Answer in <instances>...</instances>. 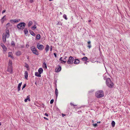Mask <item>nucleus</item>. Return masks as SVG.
<instances>
[{
    "mask_svg": "<svg viewBox=\"0 0 130 130\" xmlns=\"http://www.w3.org/2000/svg\"><path fill=\"white\" fill-rule=\"evenodd\" d=\"M57 83V80H55V83Z\"/></svg>",
    "mask_w": 130,
    "mask_h": 130,
    "instance_id": "69168bd1",
    "label": "nucleus"
},
{
    "mask_svg": "<svg viewBox=\"0 0 130 130\" xmlns=\"http://www.w3.org/2000/svg\"><path fill=\"white\" fill-rule=\"evenodd\" d=\"M96 96L98 98H100L103 97L104 94L103 91L100 90L97 91L95 93Z\"/></svg>",
    "mask_w": 130,
    "mask_h": 130,
    "instance_id": "7ed1b4c3",
    "label": "nucleus"
},
{
    "mask_svg": "<svg viewBox=\"0 0 130 130\" xmlns=\"http://www.w3.org/2000/svg\"><path fill=\"white\" fill-rule=\"evenodd\" d=\"M62 57H61L60 58V59H59V60L60 61H62Z\"/></svg>",
    "mask_w": 130,
    "mask_h": 130,
    "instance_id": "de8ad7c7",
    "label": "nucleus"
},
{
    "mask_svg": "<svg viewBox=\"0 0 130 130\" xmlns=\"http://www.w3.org/2000/svg\"><path fill=\"white\" fill-rule=\"evenodd\" d=\"M74 60V58L73 57L70 56L69 57L68 61H67V62L68 64H73V63Z\"/></svg>",
    "mask_w": 130,
    "mask_h": 130,
    "instance_id": "423d86ee",
    "label": "nucleus"
},
{
    "mask_svg": "<svg viewBox=\"0 0 130 130\" xmlns=\"http://www.w3.org/2000/svg\"><path fill=\"white\" fill-rule=\"evenodd\" d=\"M55 94H56V98H57L58 96V90L57 88H56L55 89Z\"/></svg>",
    "mask_w": 130,
    "mask_h": 130,
    "instance_id": "b1692460",
    "label": "nucleus"
},
{
    "mask_svg": "<svg viewBox=\"0 0 130 130\" xmlns=\"http://www.w3.org/2000/svg\"><path fill=\"white\" fill-rule=\"evenodd\" d=\"M92 123L93 122H94V121L93 120H92Z\"/></svg>",
    "mask_w": 130,
    "mask_h": 130,
    "instance_id": "774afa93",
    "label": "nucleus"
},
{
    "mask_svg": "<svg viewBox=\"0 0 130 130\" xmlns=\"http://www.w3.org/2000/svg\"><path fill=\"white\" fill-rule=\"evenodd\" d=\"M91 41H89L88 42V44H90Z\"/></svg>",
    "mask_w": 130,
    "mask_h": 130,
    "instance_id": "8fccbe9b",
    "label": "nucleus"
},
{
    "mask_svg": "<svg viewBox=\"0 0 130 130\" xmlns=\"http://www.w3.org/2000/svg\"><path fill=\"white\" fill-rule=\"evenodd\" d=\"M91 21V20H89L88 21V22H90Z\"/></svg>",
    "mask_w": 130,
    "mask_h": 130,
    "instance_id": "e2e57ef3",
    "label": "nucleus"
},
{
    "mask_svg": "<svg viewBox=\"0 0 130 130\" xmlns=\"http://www.w3.org/2000/svg\"><path fill=\"white\" fill-rule=\"evenodd\" d=\"M5 17H6V15H5V16H4L3 17V18H3V19H4V18H5Z\"/></svg>",
    "mask_w": 130,
    "mask_h": 130,
    "instance_id": "13d9d810",
    "label": "nucleus"
},
{
    "mask_svg": "<svg viewBox=\"0 0 130 130\" xmlns=\"http://www.w3.org/2000/svg\"><path fill=\"white\" fill-rule=\"evenodd\" d=\"M58 68H56L55 69V72H59L61 70V67L60 65H58Z\"/></svg>",
    "mask_w": 130,
    "mask_h": 130,
    "instance_id": "6e6552de",
    "label": "nucleus"
},
{
    "mask_svg": "<svg viewBox=\"0 0 130 130\" xmlns=\"http://www.w3.org/2000/svg\"><path fill=\"white\" fill-rule=\"evenodd\" d=\"M6 10H3L2 11V13H5L6 12Z\"/></svg>",
    "mask_w": 130,
    "mask_h": 130,
    "instance_id": "a18cd8bd",
    "label": "nucleus"
},
{
    "mask_svg": "<svg viewBox=\"0 0 130 130\" xmlns=\"http://www.w3.org/2000/svg\"><path fill=\"white\" fill-rule=\"evenodd\" d=\"M70 105H71V106H76L77 105H74L73 104L71 103H70Z\"/></svg>",
    "mask_w": 130,
    "mask_h": 130,
    "instance_id": "ea45409f",
    "label": "nucleus"
},
{
    "mask_svg": "<svg viewBox=\"0 0 130 130\" xmlns=\"http://www.w3.org/2000/svg\"><path fill=\"white\" fill-rule=\"evenodd\" d=\"M10 24L9 23H8L7 25H6V26H8H8L10 25Z\"/></svg>",
    "mask_w": 130,
    "mask_h": 130,
    "instance_id": "603ef678",
    "label": "nucleus"
},
{
    "mask_svg": "<svg viewBox=\"0 0 130 130\" xmlns=\"http://www.w3.org/2000/svg\"><path fill=\"white\" fill-rule=\"evenodd\" d=\"M26 84H24L22 90H23L24 88L26 87Z\"/></svg>",
    "mask_w": 130,
    "mask_h": 130,
    "instance_id": "e433bc0d",
    "label": "nucleus"
},
{
    "mask_svg": "<svg viewBox=\"0 0 130 130\" xmlns=\"http://www.w3.org/2000/svg\"><path fill=\"white\" fill-rule=\"evenodd\" d=\"M66 62V61L63 60L62 61L61 63H65Z\"/></svg>",
    "mask_w": 130,
    "mask_h": 130,
    "instance_id": "58836bf2",
    "label": "nucleus"
},
{
    "mask_svg": "<svg viewBox=\"0 0 130 130\" xmlns=\"http://www.w3.org/2000/svg\"><path fill=\"white\" fill-rule=\"evenodd\" d=\"M5 19H3V18H2L1 20V22L2 23H3L4 22V21H5Z\"/></svg>",
    "mask_w": 130,
    "mask_h": 130,
    "instance_id": "473e14b6",
    "label": "nucleus"
},
{
    "mask_svg": "<svg viewBox=\"0 0 130 130\" xmlns=\"http://www.w3.org/2000/svg\"><path fill=\"white\" fill-rule=\"evenodd\" d=\"M26 25V24L24 22H21L17 25V27L19 29L22 30L24 28Z\"/></svg>",
    "mask_w": 130,
    "mask_h": 130,
    "instance_id": "20e7f679",
    "label": "nucleus"
},
{
    "mask_svg": "<svg viewBox=\"0 0 130 130\" xmlns=\"http://www.w3.org/2000/svg\"><path fill=\"white\" fill-rule=\"evenodd\" d=\"M29 31L31 35L33 36H35V34L32 31L30 30H29Z\"/></svg>",
    "mask_w": 130,
    "mask_h": 130,
    "instance_id": "f3484780",
    "label": "nucleus"
},
{
    "mask_svg": "<svg viewBox=\"0 0 130 130\" xmlns=\"http://www.w3.org/2000/svg\"><path fill=\"white\" fill-rule=\"evenodd\" d=\"M24 47V46H21V47L22 48H23V47Z\"/></svg>",
    "mask_w": 130,
    "mask_h": 130,
    "instance_id": "680f3d73",
    "label": "nucleus"
},
{
    "mask_svg": "<svg viewBox=\"0 0 130 130\" xmlns=\"http://www.w3.org/2000/svg\"><path fill=\"white\" fill-rule=\"evenodd\" d=\"M10 22L12 24L14 23V20H10Z\"/></svg>",
    "mask_w": 130,
    "mask_h": 130,
    "instance_id": "c9c22d12",
    "label": "nucleus"
},
{
    "mask_svg": "<svg viewBox=\"0 0 130 130\" xmlns=\"http://www.w3.org/2000/svg\"><path fill=\"white\" fill-rule=\"evenodd\" d=\"M111 124L112 127H114L115 125V123L114 121H113L112 122Z\"/></svg>",
    "mask_w": 130,
    "mask_h": 130,
    "instance_id": "a878e982",
    "label": "nucleus"
},
{
    "mask_svg": "<svg viewBox=\"0 0 130 130\" xmlns=\"http://www.w3.org/2000/svg\"><path fill=\"white\" fill-rule=\"evenodd\" d=\"M37 27L36 25H34V26H33L31 27V29L34 30Z\"/></svg>",
    "mask_w": 130,
    "mask_h": 130,
    "instance_id": "c85d7f7f",
    "label": "nucleus"
},
{
    "mask_svg": "<svg viewBox=\"0 0 130 130\" xmlns=\"http://www.w3.org/2000/svg\"><path fill=\"white\" fill-rule=\"evenodd\" d=\"M25 79H27V77H28V73L27 71H25Z\"/></svg>",
    "mask_w": 130,
    "mask_h": 130,
    "instance_id": "2eb2a0df",
    "label": "nucleus"
},
{
    "mask_svg": "<svg viewBox=\"0 0 130 130\" xmlns=\"http://www.w3.org/2000/svg\"><path fill=\"white\" fill-rule=\"evenodd\" d=\"M44 119H46L47 120H48V119L47 118H46V117H44Z\"/></svg>",
    "mask_w": 130,
    "mask_h": 130,
    "instance_id": "09e8293b",
    "label": "nucleus"
},
{
    "mask_svg": "<svg viewBox=\"0 0 130 130\" xmlns=\"http://www.w3.org/2000/svg\"><path fill=\"white\" fill-rule=\"evenodd\" d=\"M100 122H100V121H99V122H97V123H100Z\"/></svg>",
    "mask_w": 130,
    "mask_h": 130,
    "instance_id": "0e129e2a",
    "label": "nucleus"
},
{
    "mask_svg": "<svg viewBox=\"0 0 130 130\" xmlns=\"http://www.w3.org/2000/svg\"><path fill=\"white\" fill-rule=\"evenodd\" d=\"M35 84L36 85H37V83H36V82H35Z\"/></svg>",
    "mask_w": 130,
    "mask_h": 130,
    "instance_id": "338daca9",
    "label": "nucleus"
},
{
    "mask_svg": "<svg viewBox=\"0 0 130 130\" xmlns=\"http://www.w3.org/2000/svg\"><path fill=\"white\" fill-rule=\"evenodd\" d=\"M38 72H36L35 73V75L36 76H37L38 77H41V75L40 74H38Z\"/></svg>",
    "mask_w": 130,
    "mask_h": 130,
    "instance_id": "5701e85b",
    "label": "nucleus"
},
{
    "mask_svg": "<svg viewBox=\"0 0 130 130\" xmlns=\"http://www.w3.org/2000/svg\"><path fill=\"white\" fill-rule=\"evenodd\" d=\"M93 125L94 127H96L98 126L97 123H95V124H93Z\"/></svg>",
    "mask_w": 130,
    "mask_h": 130,
    "instance_id": "4c0bfd02",
    "label": "nucleus"
},
{
    "mask_svg": "<svg viewBox=\"0 0 130 130\" xmlns=\"http://www.w3.org/2000/svg\"><path fill=\"white\" fill-rule=\"evenodd\" d=\"M104 77V80H106V79H107V78H106V77L105 76H103Z\"/></svg>",
    "mask_w": 130,
    "mask_h": 130,
    "instance_id": "37998d69",
    "label": "nucleus"
},
{
    "mask_svg": "<svg viewBox=\"0 0 130 130\" xmlns=\"http://www.w3.org/2000/svg\"><path fill=\"white\" fill-rule=\"evenodd\" d=\"M59 24V22H58V23H57V25H58Z\"/></svg>",
    "mask_w": 130,
    "mask_h": 130,
    "instance_id": "052dcab7",
    "label": "nucleus"
},
{
    "mask_svg": "<svg viewBox=\"0 0 130 130\" xmlns=\"http://www.w3.org/2000/svg\"><path fill=\"white\" fill-rule=\"evenodd\" d=\"M12 69L13 67L12 61L10 60L8 63L7 71L9 72L10 73L12 74L13 73Z\"/></svg>",
    "mask_w": 130,
    "mask_h": 130,
    "instance_id": "f257e3e1",
    "label": "nucleus"
},
{
    "mask_svg": "<svg viewBox=\"0 0 130 130\" xmlns=\"http://www.w3.org/2000/svg\"><path fill=\"white\" fill-rule=\"evenodd\" d=\"M62 117H64L65 116H66V115L62 113Z\"/></svg>",
    "mask_w": 130,
    "mask_h": 130,
    "instance_id": "3c124183",
    "label": "nucleus"
},
{
    "mask_svg": "<svg viewBox=\"0 0 130 130\" xmlns=\"http://www.w3.org/2000/svg\"><path fill=\"white\" fill-rule=\"evenodd\" d=\"M20 20H17V19L14 20V23H15L18 22Z\"/></svg>",
    "mask_w": 130,
    "mask_h": 130,
    "instance_id": "72a5a7b5",
    "label": "nucleus"
},
{
    "mask_svg": "<svg viewBox=\"0 0 130 130\" xmlns=\"http://www.w3.org/2000/svg\"><path fill=\"white\" fill-rule=\"evenodd\" d=\"M24 33L25 34H27V33H28V31L27 30V28H25L24 29Z\"/></svg>",
    "mask_w": 130,
    "mask_h": 130,
    "instance_id": "bb28decb",
    "label": "nucleus"
},
{
    "mask_svg": "<svg viewBox=\"0 0 130 130\" xmlns=\"http://www.w3.org/2000/svg\"><path fill=\"white\" fill-rule=\"evenodd\" d=\"M1 46L2 47L3 49V50L4 51H6L7 50V48L5 46V45L3 43H1Z\"/></svg>",
    "mask_w": 130,
    "mask_h": 130,
    "instance_id": "1a4fd4ad",
    "label": "nucleus"
},
{
    "mask_svg": "<svg viewBox=\"0 0 130 130\" xmlns=\"http://www.w3.org/2000/svg\"><path fill=\"white\" fill-rule=\"evenodd\" d=\"M36 38L37 39L39 40L40 39V36L39 34H38L36 35Z\"/></svg>",
    "mask_w": 130,
    "mask_h": 130,
    "instance_id": "393cba45",
    "label": "nucleus"
},
{
    "mask_svg": "<svg viewBox=\"0 0 130 130\" xmlns=\"http://www.w3.org/2000/svg\"><path fill=\"white\" fill-rule=\"evenodd\" d=\"M54 101V100L53 99H52L50 102V104H51L53 103Z\"/></svg>",
    "mask_w": 130,
    "mask_h": 130,
    "instance_id": "f704fd0d",
    "label": "nucleus"
},
{
    "mask_svg": "<svg viewBox=\"0 0 130 130\" xmlns=\"http://www.w3.org/2000/svg\"><path fill=\"white\" fill-rule=\"evenodd\" d=\"M33 23L31 21H30L29 22L28 26L29 27Z\"/></svg>",
    "mask_w": 130,
    "mask_h": 130,
    "instance_id": "cd10ccee",
    "label": "nucleus"
},
{
    "mask_svg": "<svg viewBox=\"0 0 130 130\" xmlns=\"http://www.w3.org/2000/svg\"><path fill=\"white\" fill-rule=\"evenodd\" d=\"M22 82H21L18 85V90L19 91L21 89V87L22 85Z\"/></svg>",
    "mask_w": 130,
    "mask_h": 130,
    "instance_id": "ddd939ff",
    "label": "nucleus"
},
{
    "mask_svg": "<svg viewBox=\"0 0 130 130\" xmlns=\"http://www.w3.org/2000/svg\"><path fill=\"white\" fill-rule=\"evenodd\" d=\"M16 54L17 56H19L21 54V51H19L16 52Z\"/></svg>",
    "mask_w": 130,
    "mask_h": 130,
    "instance_id": "aec40b11",
    "label": "nucleus"
},
{
    "mask_svg": "<svg viewBox=\"0 0 130 130\" xmlns=\"http://www.w3.org/2000/svg\"><path fill=\"white\" fill-rule=\"evenodd\" d=\"M5 35H7V38H9L10 36V34L9 33V30L8 29L6 30V34Z\"/></svg>",
    "mask_w": 130,
    "mask_h": 130,
    "instance_id": "9d476101",
    "label": "nucleus"
},
{
    "mask_svg": "<svg viewBox=\"0 0 130 130\" xmlns=\"http://www.w3.org/2000/svg\"><path fill=\"white\" fill-rule=\"evenodd\" d=\"M106 84L110 88H112L114 85V84L110 78H107L106 80Z\"/></svg>",
    "mask_w": 130,
    "mask_h": 130,
    "instance_id": "f03ea898",
    "label": "nucleus"
},
{
    "mask_svg": "<svg viewBox=\"0 0 130 130\" xmlns=\"http://www.w3.org/2000/svg\"><path fill=\"white\" fill-rule=\"evenodd\" d=\"M11 44V45L13 46H15V43L14 41H12Z\"/></svg>",
    "mask_w": 130,
    "mask_h": 130,
    "instance_id": "7c9ffc66",
    "label": "nucleus"
},
{
    "mask_svg": "<svg viewBox=\"0 0 130 130\" xmlns=\"http://www.w3.org/2000/svg\"><path fill=\"white\" fill-rule=\"evenodd\" d=\"M42 104V107H44V104Z\"/></svg>",
    "mask_w": 130,
    "mask_h": 130,
    "instance_id": "4d7b16f0",
    "label": "nucleus"
},
{
    "mask_svg": "<svg viewBox=\"0 0 130 130\" xmlns=\"http://www.w3.org/2000/svg\"><path fill=\"white\" fill-rule=\"evenodd\" d=\"M87 46L89 47V48H90L91 47L90 44H89Z\"/></svg>",
    "mask_w": 130,
    "mask_h": 130,
    "instance_id": "a19ab883",
    "label": "nucleus"
},
{
    "mask_svg": "<svg viewBox=\"0 0 130 130\" xmlns=\"http://www.w3.org/2000/svg\"><path fill=\"white\" fill-rule=\"evenodd\" d=\"M52 46H51L50 47V50L51 51L52 50Z\"/></svg>",
    "mask_w": 130,
    "mask_h": 130,
    "instance_id": "c03bdc74",
    "label": "nucleus"
},
{
    "mask_svg": "<svg viewBox=\"0 0 130 130\" xmlns=\"http://www.w3.org/2000/svg\"><path fill=\"white\" fill-rule=\"evenodd\" d=\"M31 50L32 52L35 54L38 55V53L35 47L34 46H32L30 47Z\"/></svg>",
    "mask_w": 130,
    "mask_h": 130,
    "instance_id": "39448f33",
    "label": "nucleus"
},
{
    "mask_svg": "<svg viewBox=\"0 0 130 130\" xmlns=\"http://www.w3.org/2000/svg\"><path fill=\"white\" fill-rule=\"evenodd\" d=\"M25 65L24 66V67L26 68H27V70H29V68L28 65L26 63H25Z\"/></svg>",
    "mask_w": 130,
    "mask_h": 130,
    "instance_id": "4be33fe9",
    "label": "nucleus"
},
{
    "mask_svg": "<svg viewBox=\"0 0 130 130\" xmlns=\"http://www.w3.org/2000/svg\"><path fill=\"white\" fill-rule=\"evenodd\" d=\"M28 100L29 101H30V100L29 99V96H27L26 99L24 100L25 102H27V100Z\"/></svg>",
    "mask_w": 130,
    "mask_h": 130,
    "instance_id": "412c9836",
    "label": "nucleus"
},
{
    "mask_svg": "<svg viewBox=\"0 0 130 130\" xmlns=\"http://www.w3.org/2000/svg\"><path fill=\"white\" fill-rule=\"evenodd\" d=\"M67 58V56H65L64 58V59L66 60V58Z\"/></svg>",
    "mask_w": 130,
    "mask_h": 130,
    "instance_id": "5fc2aeb1",
    "label": "nucleus"
},
{
    "mask_svg": "<svg viewBox=\"0 0 130 130\" xmlns=\"http://www.w3.org/2000/svg\"><path fill=\"white\" fill-rule=\"evenodd\" d=\"M34 2V0H30V2L32 3Z\"/></svg>",
    "mask_w": 130,
    "mask_h": 130,
    "instance_id": "49530a36",
    "label": "nucleus"
},
{
    "mask_svg": "<svg viewBox=\"0 0 130 130\" xmlns=\"http://www.w3.org/2000/svg\"><path fill=\"white\" fill-rule=\"evenodd\" d=\"M27 59H29V57L28 56H27Z\"/></svg>",
    "mask_w": 130,
    "mask_h": 130,
    "instance_id": "6e6d98bb",
    "label": "nucleus"
},
{
    "mask_svg": "<svg viewBox=\"0 0 130 130\" xmlns=\"http://www.w3.org/2000/svg\"><path fill=\"white\" fill-rule=\"evenodd\" d=\"M49 48V46L47 44L46 45V46L45 48V50L46 51V53L48 51Z\"/></svg>",
    "mask_w": 130,
    "mask_h": 130,
    "instance_id": "dca6fc26",
    "label": "nucleus"
},
{
    "mask_svg": "<svg viewBox=\"0 0 130 130\" xmlns=\"http://www.w3.org/2000/svg\"><path fill=\"white\" fill-rule=\"evenodd\" d=\"M43 66H44L45 68V69H46L47 68V66L46 63L45 62L43 63Z\"/></svg>",
    "mask_w": 130,
    "mask_h": 130,
    "instance_id": "c756f323",
    "label": "nucleus"
},
{
    "mask_svg": "<svg viewBox=\"0 0 130 130\" xmlns=\"http://www.w3.org/2000/svg\"><path fill=\"white\" fill-rule=\"evenodd\" d=\"M43 71V70L42 68H40L38 70V72L39 74H41L42 73Z\"/></svg>",
    "mask_w": 130,
    "mask_h": 130,
    "instance_id": "4468645a",
    "label": "nucleus"
},
{
    "mask_svg": "<svg viewBox=\"0 0 130 130\" xmlns=\"http://www.w3.org/2000/svg\"><path fill=\"white\" fill-rule=\"evenodd\" d=\"M80 62L79 60L78 59H75L74 60V63L75 64H78Z\"/></svg>",
    "mask_w": 130,
    "mask_h": 130,
    "instance_id": "f8f14e48",
    "label": "nucleus"
},
{
    "mask_svg": "<svg viewBox=\"0 0 130 130\" xmlns=\"http://www.w3.org/2000/svg\"><path fill=\"white\" fill-rule=\"evenodd\" d=\"M7 35H5V34H3V41L4 42H6V37H7Z\"/></svg>",
    "mask_w": 130,
    "mask_h": 130,
    "instance_id": "9b49d317",
    "label": "nucleus"
},
{
    "mask_svg": "<svg viewBox=\"0 0 130 130\" xmlns=\"http://www.w3.org/2000/svg\"><path fill=\"white\" fill-rule=\"evenodd\" d=\"M45 115L46 116H48V114L47 113H45Z\"/></svg>",
    "mask_w": 130,
    "mask_h": 130,
    "instance_id": "864d4df0",
    "label": "nucleus"
},
{
    "mask_svg": "<svg viewBox=\"0 0 130 130\" xmlns=\"http://www.w3.org/2000/svg\"><path fill=\"white\" fill-rule=\"evenodd\" d=\"M55 87H56V88H57V84H56V83H55Z\"/></svg>",
    "mask_w": 130,
    "mask_h": 130,
    "instance_id": "bf43d9fd",
    "label": "nucleus"
},
{
    "mask_svg": "<svg viewBox=\"0 0 130 130\" xmlns=\"http://www.w3.org/2000/svg\"><path fill=\"white\" fill-rule=\"evenodd\" d=\"M37 47L40 50H42L44 48V46L42 45H41L39 43H38L37 44Z\"/></svg>",
    "mask_w": 130,
    "mask_h": 130,
    "instance_id": "0eeeda50",
    "label": "nucleus"
},
{
    "mask_svg": "<svg viewBox=\"0 0 130 130\" xmlns=\"http://www.w3.org/2000/svg\"><path fill=\"white\" fill-rule=\"evenodd\" d=\"M81 59L83 61H86L88 59V58L84 56Z\"/></svg>",
    "mask_w": 130,
    "mask_h": 130,
    "instance_id": "a211bd4d",
    "label": "nucleus"
},
{
    "mask_svg": "<svg viewBox=\"0 0 130 130\" xmlns=\"http://www.w3.org/2000/svg\"><path fill=\"white\" fill-rule=\"evenodd\" d=\"M8 57H10L11 58H13V57L12 56V53L11 52H9L8 53Z\"/></svg>",
    "mask_w": 130,
    "mask_h": 130,
    "instance_id": "6ab92c4d",
    "label": "nucleus"
},
{
    "mask_svg": "<svg viewBox=\"0 0 130 130\" xmlns=\"http://www.w3.org/2000/svg\"><path fill=\"white\" fill-rule=\"evenodd\" d=\"M63 17L66 20H67L68 19V18L67 17V15L65 14H64L63 15Z\"/></svg>",
    "mask_w": 130,
    "mask_h": 130,
    "instance_id": "2f4dec72",
    "label": "nucleus"
},
{
    "mask_svg": "<svg viewBox=\"0 0 130 130\" xmlns=\"http://www.w3.org/2000/svg\"><path fill=\"white\" fill-rule=\"evenodd\" d=\"M53 54H54V56H55V57L56 58L57 57V56L56 54L55 53H54Z\"/></svg>",
    "mask_w": 130,
    "mask_h": 130,
    "instance_id": "79ce46f5",
    "label": "nucleus"
}]
</instances>
